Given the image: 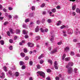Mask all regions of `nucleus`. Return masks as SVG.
Instances as JSON below:
<instances>
[{
    "label": "nucleus",
    "instance_id": "35",
    "mask_svg": "<svg viewBox=\"0 0 80 80\" xmlns=\"http://www.w3.org/2000/svg\"><path fill=\"white\" fill-rule=\"evenodd\" d=\"M45 6V4L43 3L41 5V7H42V8L44 7Z\"/></svg>",
    "mask_w": 80,
    "mask_h": 80
},
{
    "label": "nucleus",
    "instance_id": "11",
    "mask_svg": "<svg viewBox=\"0 0 80 80\" xmlns=\"http://www.w3.org/2000/svg\"><path fill=\"white\" fill-rule=\"evenodd\" d=\"M20 55L22 57H25V54L23 52H21L20 53Z\"/></svg>",
    "mask_w": 80,
    "mask_h": 80
},
{
    "label": "nucleus",
    "instance_id": "48",
    "mask_svg": "<svg viewBox=\"0 0 80 80\" xmlns=\"http://www.w3.org/2000/svg\"><path fill=\"white\" fill-rule=\"evenodd\" d=\"M31 9L32 10H34L35 9V7L34 6H32L31 7Z\"/></svg>",
    "mask_w": 80,
    "mask_h": 80
},
{
    "label": "nucleus",
    "instance_id": "8",
    "mask_svg": "<svg viewBox=\"0 0 80 80\" xmlns=\"http://www.w3.org/2000/svg\"><path fill=\"white\" fill-rule=\"evenodd\" d=\"M69 49L70 48H69V47H67L64 48V51L65 52H68Z\"/></svg>",
    "mask_w": 80,
    "mask_h": 80
},
{
    "label": "nucleus",
    "instance_id": "23",
    "mask_svg": "<svg viewBox=\"0 0 80 80\" xmlns=\"http://www.w3.org/2000/svg\"><path fill=\"white\" fill-rule=\"evenodd\" d=\"M76 12L77 13H79L80 14V9L78 8H77L76 10Z\"/></svg>",
    "mask_w": 80,
    "mask_h": 80
},
{
    "label": "nucleus",
    "instance_id": "42",
    "mask_svg": "<svg viewBox=\"0 0 80 80\" xmlns=\"http://www.w3.org/2000/svg\"><path fill=\"white\" fill-rule=\"evenodd\" d=\"M7 33L8 35L10 37V32L9 31H8Z\"/></svg>",
    "mask_w": 80,
    "mask_h": 80
},
{
    "label": "nucleus",
    "instance_id": "17",
    "mask_svg": "<svg viewBox=\"0 0 80 80\" xmlns=\"http://www.w3.org/2000/svg\"><path fill=\"white\" fill-rule=\"evenodd\" d=\"M16 33L17 34H18V33H20V29H16Z\"/></svg>",
    "mask_w": 80,
    "mask_h": 80
},
{
    "label": "nucleus",
    "instance_id": "4",
    "mask_svg": "<svg viewBox=\"0 0 80 80\" xmlns=\"http://www.w3.org/2000/svg\"><path fill=\"white\" fill-rule=\"evenodd\" d=\"M28 46L29 47H33L34 46V44L31 42H28Z\"/></svg>",
    "mask_w": 80,
    "mask_h": 80
},
{
    "label": "nucleus",
    "instance_id": "59",
    "mask_svg": "<svg viewBox=\"0 0 80 80\" xmlns=\"http://www.w3.org/2000/svg\"><path fill=\"white\" fill-rule=\"evenodd\" d=\"M56 8L57 9H60V6H58Z\"/></svg>",
    "mask_w": 80,
    "mask_h": 80
},
{
    "label": "nucleus",
    "instance_id": "62",
    "mask_svg": "<svg viewBox=\"0 0 80 80\" xmlns=\"http://www.w3.org/2000/svg\"><path fill=\"white\" fill-rule=\"evenodd\" d=\"M33 24H34L33 22H31L30 23V26H31V25H33Z\"/></svg>",
    "mask_w": 80,
    "mask_h": 80
},
{
    "label": "nucleus",
    "instance_id": "30",
    "mask_svg": "<svg viewBox=\"0 0 80 80\" xmlns=\"http://www.w3.org/2000/svg\"><path fill=\"white\" fill-rule=\"evenodd\" d=\"M29 65L31 66H32L33 65V61H29Z\"/></svg>",
    "mask_w": 80,
    "mask_h": 80
},
{
    "label": "nucleus",
    "instance_id": "5",
    "mask_svg": "<svg viewBox=\"0 0 80 80\" xmlns=\"http://www.w3.org/2000/svg\"><path fill=\"white\" fill-rule=\"evenodd\" d=\"M67 32L68 34H72L73 33V30L71 29H68L67 30Z\"/></svg>",
    "mask_w": 80,
    "mask_h": 80
},
{
    "label": "nucleus",
    "instance_id": "14",
    "mask_svg": "<svg viewBox=\"0 0 80 80\" xmlns=\"http://www.w3.org/2000/svg\"><path fill=\"white\" fill-rule=\"evenodd\" d=\"M9 31H10V32L12 34H13V33H15V32H13L14 30H13V29L11 28H9Z\"/></svg>",
    "mask_w": 80,
    "mask_h": 80
},
{
    "label": "nucleus",
    "instance_id": "27",
    "mask_svg": "<svg viewBox=\"0 0 80 80\" xmlns=\"http://www.w3.org/2000/svg\"><path fill=\"white\" fill-rule=\"evenodd\" d=\"M78 70V69L75 68H74V71L75 72V73H77V71Z\"/></svg>",
    "mask_w": 80,
    "mask_h": 80
},
{
    "label": "nucleus",
    "instance_id": "61",
    "mask_svg": "<svg viewBox=\"0 0 80 80\" xmlns=\"http://www.w3.org/2000/svg\"><path fill=\"white\" fill-rule=\"evenodd\" d=\"M17 38H18V37H17V36H16L14 37V39L15 40H17Z\"/></svg>",
    "mask_w": 80,
    "mask_h": 80
},
{
    "label": "nucleus",
    "instance_id": "60",
    "mask_svg": "<svg viewBox=\"0 0 80 80\" xmlns=\"http://www.w3.org/2000/svg\"><path fill=\"white\" fill-rule=\"evenodd\" d=\"M76 14V13H75V12H72V15L73 16H75V15Z\"/></svg>",
    "mask_w": 80,
    "mask_h": 80
},
{
    "label": "nucleus",
    "instance_id": "50",
    "mask_svg": "<svg viewBox=\"0 0 80 80\" xmlns=\"http://www.w3.org/2000/svg\"><path fill=\"white\" fill-rule=\"evenodd\" d=\"M62 41H61L60 42H58V45H61V44H62Z\"/></svg>",
    "mask_w": 80,
    "mask_h": 80
},
{
    "label": "nucleus",
    "instance_id": "45",
    "mask_svg": "<svg viewBox=\"0 0 80 80\" xmlns=\"http://www.w3.org/2000/svg\"><path fill=\"white\" fill-rule=\"evenodd\" d=\"M47 72H51V69H48L47 70Z\"/></svg>",
    "mask_w": 80,
    "mask_h": 80
},
{
    "label": "nucleus",
    "instance_id": "34",
    "mask_svg": "<svg viewBox=\"0 0 80 80\" xmlns=\"http://www.w3.org/2000/svg\"><path fill=\"white\" fill-rule=\"evenodd\" d=\"M29 59V57L28 56H26L25 58V60H28Z\"/></svg>",
    "mask_w": 80,
    "mask_h": 80
},
{
    "label": "nucleus",
    "instance_id": "7",
    "mask_svg": "<svg viewBox=\"0 0 80 80\" xmlns=\"http://www.w3.org/2000/svg\"><path fill=\"white\" fill-rule=\"evenodd\" d=\"M39 28V26H37L36 27V28H35V31L36 32H38L39 31V28Z\"/></svg>",
    "mask_w": 80,
    "mask_h": 80
},
{
    "label": "nucleus",
    "instance_id": "33",
    "mask_svg": "<svg viewBox=\"0 0 80 80\" xmlns=\"http://www.w3.org/2000/svg\"><path fill=\"white\" fill-rule=\"evenodd\" d=\"M66 27L64 25H63L60 27L61 29H63V28H64Z\"/></svg>",
    "mask_w": 80,
    "mask_h": 80
},
{
    "label": "nucleus",
    "instance_id": "18",
    "mask_svg": "<svg viewBox=\"0 0 80 80\" xmlns=\"http://www.w3.org/2000/svg\"><path fill=\"white\" fill-rule=\"evenodd\" d=\"M3 68L5 72H7V68L6 66H4Z\"/></svg>",
    "mask_w": 80,
    "mask_h": 80
},
{
    "label": "nucleus",
    "instance_id": "36",
    "mask_svg": "<svg viewBox=\"0 0 80 80\" xmlns=\"http://www.w3.org/2000/svg\"><path fill=\"white\" fill-rule=\"evenodd\" d=\"M43 62H44L43 60H41L40 61V63L41 64H42L43 63Z\"/></svg>",
    "mask_w": 80,
    "mask_h": 80
},
{
    "label": "nucleus",
    "instance_id": "43",
    "mask_svg": "<svg viewBox=\"0 0 80 80\" xmlns=\"http://www.w3.org/2000/svg\"><path fill=\"white\" fill-rule=\"evenodd\" d=\"M40 30L41 32H45V31H44V30L42 28H40Z\"/></svg>",
    "mask_w": 80,
    "mask_h": 80
},
{
    "label": "nucleus",
    "instance_id": "56",
    "mask_svg": "<svg viewBox=\"0 0 80 80\" xmlns=\"http://www.w3.org/2000/svg\"><path fill=\"white\" fill-rule=\"evenodd\" d=\"M54 65H58V63H57V62L56 61L54 63Z\"/></svg>",
    "mask_w": 80,
    "mask_h": 80
},
{
    "label": "nucleus",
    "instance_id": "51",
    "mask_svg": "<svg viewBox=\"0 0 80 80\" xmlns=\"http://www.w3.org/2000/svg\"><path fill=\"white\" fill-rule=\"evenodd\" d=\"M9 49L10 50H12V49H13V47H12V46H11L9 47Z\"/></svg>",
    "mask_w": 80,
    "mask_h": 80
},
{
    "label": "nucleus",
    "instance_id": "37",
    "mask_svg": "<svg viewBox=\"0 0 80 80\" xmlns=\"http://www.w3.org/2000/svg\"><path fill=\"white\" fill-rule=\"evenodd\" d=\"M26 68V67L25 65H23L22 67V70H23L24 69H25V68Z\"/></svg>",
    "mask_w": 80,
    "mask_h": 80
},
{
    "label": "nucleus",
    "instance_id": "41",
    "mask_svg": "<svg viewBox=\"0 0 80 80\" xmlns=\"http://www.w3.org/2000/svg\"><path fill=\"white\" fill-rule=\"evenodd\" d=\"M40 22H41V21L39 20H38L37 21V24H40Z\"/></svg>",
    "mask_w": 80,
    "mask_h": 80
},
{
    "label": "nucleus",
    "instance_id": "54",
    "mask_svg": "<svg viewBox=\"0 0 80 80\" xmlns=\"http://www.w3.org/2000/svg\"><path fill=\"white\" fill-rule=\"evenodd\" d=\"M77 46H78V47H80V43H77Z\"/></svg>",
    "mask_w": 80,
    "mask_h": 80
},
{
    "label": "nucleus",
    "instance_id": "9",
    "mask_svg": "<svg viewBox=\"0 0 80 80\" xmlns=\"http://www.w3.org/2000/svg\"><path fill=\"white\" fill-rule=\"evenodd\" d=\"M57 52V48H56L54 49V50L51 51V53H55V52Z\"/></svg>",
    "mask_w": 80,
    "mask_h": 80
},
{
    "label": "nucleus",
    "instance_id": "25",
    "mask_svg": "<svg viewBox=\"0 0 80 80\" xmlns=\"http://www.w3.org/2000/svg\"><path fill=\"white\" fill-rule=\"evenodd\" d=\"M0 43H1V45H4V41L3 40L0 41Z\"/></svg>",
    "mask_w": 80,
    "mask_h": 80
},
{
    "label": "nucleus",
    "instance_id": "32",
    "mask_svg": "<svg viewBox=\"0 0 80 80\" xmlns=\"http://www.w3.org/2000/svg\"><path fill=\"white\" fill-rule=\"evenodd\" d=\"M37 68H38V69H40V68H41L39 64H38L37 65Z\"/></svg>",
    "mask_w": 80,
    "mask_h": 80
},
{
    "label": "nucleus",
    "instance_id": "55",
    "mask_svg": "<svg viewBox=\"0 0 80 80\" xmlns=\"http://www.w3.org/2000/svg\"><path fill=\"white\" fill-rule=\"evenodd\" d=\"M13 9V8L11 7H8V10H12Z\"/></svg>",
    "mask_w": 80,
    "mask_h": 80
},
{
    "label": "nucleus",
    "instance_id": "24",
    "mask_svg": "<svg viewBox=\"0 0 80 80\" xmlns=\"http://www.w3.org/2000/svg\"><path fill=\"white\" fill-rule=\"evenodd\" d=\"M76 8V5H73V6L72 7V10H75Z\"/></svg>",
    "mask_w": 80,
    "mask_h": 80
},
{
    "label": "nucleus",
    "instance_id": "12",
    "mask_svg": "<svg viewBox=\"0 0 80 80\" xmlns=\"http://www.w3.org/2000/svg\"><path fill=\"white\" fill-rule=\"evenodd\" d=\"M48 63H50V65H52V64L53 63V62L52 61V60L51 59H48Z\"/></svg>",
    "mask_w": 80,
    "mask_h": 80
},
{
    "label": "nucleus",
    "instance_id": "64",
    "mask_svg": "<svg viewBox=\"0 0 80 80\" xmlns=\"http://www.w3.org/2000/svg\"><path fill=\"white\" fill-rule=\"evenodd\" d=\"M76 56H77V57H80V54H76Z\"/></svg>",
    "mask_w": 80,
    "mask_h": 80
},
{
    "label": "nucleus",
    "instance_id": "52",
    "mask_svg": "<svg viewBox=\"0 0 80 80\" xmlns=\"http://www.w3.org/2000/svg\"><path fill=\"white\" fill-rule=\"evenodd\" d=\"M46 79L47 80H51V79H50V77H47L46 78Z\"/></svg>",
    "mask_w": 80,
    "mask_h": 80
},
{
    "label": "nucleus",
    "instance_id": "20",
    "mask_svg": "<svg viewBox=\"0 0 80 80\" xmlns=\"http://www.w3.org/2000/svg\"><path fill=\"white\" fill-rule=\"evenodd\" d=\"M70 55L71 56H73L75 55V52L73 51H71Z\"/></svg>",
    "mask_w": 80,
    "mask_h": 80
},
{
    "label": "nucleus",
    "instance_id": "26",
    "mask_svg": "<svg viewBox=\"0 0 80 80\" xmlns=\"http://www.w3.org/2000/svg\"><path fill=\"white\" fill-rule=\"evenodd\" d=\"M16 77H18L19 76V73L18 72H16L15 73Z\"/></svg>",
    "mask_w": 80,
    "mask_h": 80
},
{
    "label": "nucleus",
    "instance_id": "44",
    "mask_svg": "<svg viewBox=\"0 0 80 80\" xmlns=\"http://www.w3.org/2000/svg\"><path fill=\"white\" fill-rule=\"evenodd\" d=\"M45 22V19H43L42 21V23H44Z\"/></svg>",
    "mask_w": 80,
    "mask_h": 80
},
{
    "label": "nucleus",
    "instance_id": "6",
    "mask_svg": "<svg viewBox=\"0 0 80 80\" xmlns=\"http://www.w3.org/2000/svg\"><path fill=\"white\" fill-rule=\"evenodd\" d=\"M0 77L1 78H5V73L3 72H2L1 74Z\"/></svg>",
    "mask_w": 80,
    "mask_h": 80
},
{
    "label": "nucleus",
    "instance_id": "2",
    "mask_svg": "<svg viewBox=\"0 0 80 80\" xmlns=\"http://www.w3.org/2000/svg\"><path fill=\"white\" fill-rule=\"evenodd\" d=\"M72 67L73 66V63L72 62H70L68 63V64L66 66V68H68L69 67Z\"/></svg>",
    "mask_w": 80,
    "mask_h": 80
},
{
    "label": "nucleus",
    "instance_id": "31",
    "mask_svg": "<svg viewBox=\"0 0 80 80\" xmlns=\"http://www.w3.org/2000/svg\"><path fill=\"white\" fill-rule=\"evenodd\" d=\"M40 36H37L36 37V39L37 40H40Z\"/></svg>",
    "mask_w": 80,
    "mask_h": 80
},
{
    "label": "nucleus",
    "instance_id": "63",
    "mask_svg": "<svg viewBox=\"0 0 80 80\" xmlns=\"http://www.w3.org/2000/svg\"><path fill=\"white\" fill-rule=\"evenodd\" d=\"M52 38H51V39H50V40L51 41H52V40H53V36H51Z\"/></svg>",
    "mask_w": 80,
    "mask_h": 80
},
{
    "label": "nucleus",
    "instance_id": "10",
    "mask_svg": "<svg viewBox=\"0 0 80 80\" xmlns=\"http://www.w3.org/2000/svg\"><path fill=\"white\" fill-rule=\"evenodd\" d=\"M43 57H44V54H42L40 56H39V57H38V59H41L42 58H43Z\"/></svg>",
    "mask_w": 80,
    "mask_h": 80
},
{
    "label": "nucleus",
    "instance_id": "15",
    "mask_svg": "<svg viewBox=\"0 0 80 80\" xmlns=\"http://www.w3.org/2000/svg\"><path fill=\"white\" fill-rule=\"evenodd\" d=\"M62 23V22L60 21H58L57 22V26H58Z\"/></svg>",
    "mask_w": 80,
    "mask_h": 80
},
{
    "label": "nucleus",
    "instance_id": "21",
    "mask_svg": "<svg viewBox=\"0 0 80 80\" xmlns=\"http://www.w3.org/2000/svg\"><path fill=\"white\" fill-rule=\"evenodd\" d=\"M19 64L20 65H23L25 64V63L23 61H21L19 62Z\"/></svg>",
    "mask_w": 80,
    "mask_h": 80
},
{
    "label": "nucleus",
    "instance_id": "39",
    "mask_svg": "<svg viewBox=\"0 0 80 80\" xmlns=\"http://www.w3.org/2000/svg\"><path fill=\"white\" fill-rule=\"evenodd\" d=\"M9 23L8 22H6L3 23V25H6L7 24H8Z\"/></svg>",
    "mask_w": 80,
    "mask_h": 80
},
{
    "label": "nucleus",
    "instance_id": "38",
    "mask_svg": "<svg viewBox=\"0 0 80 80\" xmlns=\"http://www.w3.org/2000/svg\"><path fill=\"white\" fill-rule=\"evenodd\" d=\"M54 67L56 69V70H58V67L57 65H54Z\"/></svg>",
    "mask_w": 80,
    "mask_h": 80
},
{
    "label": "nucleus",
    "instance_id": "47",
    "mask_svg": "<svg viewBox=\"0 0 80 80\" xmlns=\"http://www.w3.org/2000/svg\"><path fill=\"white\" fill-rule=\"evenodd\" d=\"M10 43H13V39H10L9 40Z\"/></svg>",
    "mask_w": 80,
    "mask_h": 80
},
{
    "label": "nucleus",
    "instance_id": "28",
    "mask_svg": "<svg viewBox=\"0 0 80 80\" xmlns=\"http://www.w3.org/2000/svg\"><path fill=\"white\" fill-rule=\"evenodd\" d=\"M29 22H30V19L28 18L25 19V22H26V23Z\"/></svg>",
    "mask_w": 80,
    "mask_h": 80
},
{
    "label": "nucleus",
    "instance_id": "46",
    "mask_svg": "<svg viewBox=\"0 0 80 80\" xmlns=\"http://www.w3.org/2000/svg\"><path fill=\"white\" fill-rule=\"evenodd\" d=\"M22 27H23V28H27V25H26V24H23L22 25Z\"/></svg>",
    "mask_w": 80,
    "mask_h": 80
},
{
    "label": "nucleus",
    "instance_id": "1",
    "mask_svg": "<svg viewBox=\"0 0 80 80\" xmlns=\"http://www.w3.org/2000/svg\"><path fill=\"white\" fill-rule=\"evenodd\" d=\"M38 73L41 77H42L43 78H45V74L43 72L38 71L37 72Z\"/></svg>",
    "mask_w": 80,
    "mask_h": 80
},
{
    "label": "nucleus",
    "instance_id": "40",
    "mask_svg": "<svg viewBox=\"0 0 80 80\" xmlns=\"http://www.w3.org/2000/svg\"><path fill=\"white\" fill-rule=\"evenodd\" d=\"M48 23H51L52 22V20L50 19H48Z\"/></svg>",
    "mask_w": 80,
    "mask_h": 80
},
{
    "label": "nucleus",
    "instance_id": "3",
    "mask_svg": "<svg viewBox=\"0 0 80 80\" xmlns=\"http://www.w3.org/2000/svg\"><path fill=\"white\" fill-rule=\"evenodd\" d=\"M68 73H72L73 72V70H72V68L71 67L69 68L68 69Z\"/></svg>",
    "mask_w": 80,
    "mask_h": 80
},
{
    "label": "nucleus",
    "instance_id": "57",
    "mask_svg": "<svg viewBox=\"0 0 80 80\" xmlns=\"http://www.w3.org/2000/svg\"><path fill=\"white\" fill-rule=\"evenodd\" d=\"M8 73L10 75H12V71H8Z\"/></svg>",
    "mask_w": 80,
    "mask_h": 80
},
{
    "label": "nucleus",
    "instance_id": "19",
    "mask_svg": "<svg viewBox=\"0 0 80 80\" xmlns=\"http://www.w3.org/2000/svg\"><path fill=\"white\" fill-rule=\"evenodd\" d=\"M65 57H66V54H64L63 55L62 57V60H64V59L65 58Z\"/></svg>",
    "mask_w": 80,
    "mask_h": 80
},
{
    "label": "nucleus",
    "instance_id": "29",
    "mask_svg": "<svg viewBox=\"0 0 80 80\" xmlns=\"http://www.w3.org/2000/svg\"><path fill=\"white\" fill-rule=\"evenodd\" d=\"M52 12H53V13H55V12H56V9H52Z\"/></svg>",
    "mask_w": 80,
    "mask_h": 80
},
{
    "label": "nucleus",
    "instance_id": "22",
    "mask_svg": "<svg viewBox=\"0 0 80 80\" xmlns=\"http://www.w3.org/2000/svg\"><path fill=\"white\" fill-rule=\"evenodd\" d=\"M23 52L24 53H27L28 51L27 50V48H24L23 49Z\"/></svg>",
    "mask_w": 80,
    "mask_h": 80
},
{
    "label": "nucleus",
    "instance_id": "49",
    "mask_svg": "<svg viewBox=\"0 0 80 80\" xmlns=\"http://www.w3.org/2000/svg\"><path fill=\"white\" fill-rule=\"evenodd\" d=\"M28 37H29V36H28L27 35H26L25 36V38H28Z\"/></svg>",
    "mask_w": 80,
    "mask_h": 80
},
{
    "label": "nucleus",
    "instance_id": "58",
    "mask_svg": "<svg viewBox=\"0 0 80 80\" xmlns=\"http://www.w3.org/2000/svg\"><path fill=\"white\" fill-rule=\"evenodd\" d=\"M3 11L4 12H7V9L5 8L3 9Z\"/></svg>",
    "mask_w": 80,
    "mask_h": 80
},
{
    "label": "nucleus",
    "instance_id": "13",
    "mask_svg": "<svg viewBox=\"0 0 80 80\" xmlns=\"http://www.w3.org/2000/svg\"><path fill=\"white\" fill-rule=\"evenodd\" d=\"M22 32L23 34H24V35H26L28 33L27 32V31H26V30H23Z\"/></svg>",
    "mask_w": 80,
    "mask_h": 80
},
{
    "label": "nucleus",
    "instance_id": "53",
    "mask_svg": "<svg viewBox=\"0 0 80 80\" xmlns=\"http://www.w3.org/2000/svg\"><path fill=\"white\" fill-rule=\"evenodd\" d=\"M55 79L56 80H60V78L58 77H56L55 78Z\"/></svg>",
    "mask_w": 80,
    "mask_h": 80
},
{
    "label": "nucleus",
    "instance_id": "16",
    "mask_svg": "<svg viewBox=\"0 0 80 80\" xmlns=\"http://www.w3.org/2000/svg\"><path fill=\"white\" fill-rule=\"evenodd\" d=\"M70 60V58L69 57L65 58L64 59L65 61H66L67 62H68V61H69Z\"/></svg>",
    "mask_w": 80,
    "mask_h": 80
}]
</instances>
